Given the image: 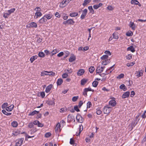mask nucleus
I'll return each mask as SVG.
<instances>
[{"instance_id":"f257e3e1","label":"nucleus","mask_w":146,"mask_h":146,"mask_svg":"<svg viewBox=\"0 0 146 146\" xmlns=\"http://www.w3.org/2000/svg\"><path fill=\"white\" fill-rule=\"evenodd\" d=\"M108 55H104L101 57V60L102 61V65H106L110 62V59H108Z\"/></svg>"},{"instance_id":"f03ea898","label":"nucleus","mask_w":146,"mask_h":146,"mask_svg":"<svg viewBox=\"0 0 146 146\" xmlns=\"http://www.w3.org/2000/svg\"><path fill=\"white\" fill-rule=\"evenodd\" d=\"M112 108L111 107L105 106L103 108V111L104 113H109L111 111Z\"/></svg>"},{"instance_id":"7ed1b4c3","label":"nucleus","mask_w":146,"mask_h":146,"mask_svg":"<svg viewBox=\"0 0 146 146\" xmlns=\"http://www.w3.org/2000/svg\"><path fill=\"white\" fill-rule=\"evenodd\" d=\"M75 22L73 20L71 19H70L66 21H64L63 22V24L65 25H73L74 24Z\"/></svg>"},{"instance_id":"20e7f679","label":"nucleus","mask_w":146,"mask_h":146,"mask_svg":"<svg viewBox=\"0 0 146 146\" xmlns=\"http://www.w3.org/2000/svg\"><path fill=\"white\" fill-rule=\"evenodd\" d=\"M76 118L77 121L80 123H82L84 120V119L79 114H77Z\"/></svg>"},{"instance_id":"39448f33","label":"nucleus","mask_w":146,"mask_h":146,"mask_svg":"<svg viewBox=\"0 0 146 146\" xmlns=\"http://www.w3.org/2000/svg\"><path fill=\"white\" fill-rule=\"evenodd\" d=\"M24 140V138H21L17 140V142L16 143V145L17 146H21L23 144Z\"/></svg>"},{"instance_id":"423d86ee","label":"nucleus","mask_w":146,"mask_h":146,"mask_svg":"<svg viewBox=\"0 0 146 146\" xmlns=\"http://www.w3.org/2000/svg\"><path fill=\"white\" fill-rule=\"evenodd\" d=\"M37 27V24L36 23L32 22L30 23L27 27L29 28H36Z\"/></svg>"},{"instance_id":"0eeeda50","label":"nucleus","mask_w":146,"mask_h":146,"mask_svg":"<svg viewBox=\"0 0 146 146\" xmlns=\"http://www.w3.org/2000/svg\"><path fill=\"white\" fill-rule=\"evenodd\" d=\"M88 10L87 9H85L82 11V14L80 18L82 19L85 18L86 16Z\"/></svg>"},{"instance_id":"6e6552de","label":"nucleus","mask_w":146,"mask_h":146,"mask_svg":"<svg viewBox=\"0 0 146 146\" xmlns=\"http://www.w3.org/2000/svg\"><path fill=\"white\" fill-rule=\"evenodd\" d=\"M109 104L112 107H114L116 105V102L114 100H112L110 101L109 102Z\"/></svg>"},{"instance_id":"1a4fd4ad","label":"nucleus","mask_w":146,"mask_h":146,"mask_svg":"<svg viewBox=\"0 0 146 146\" xmlns=\"http://www.w3.org/2000/svg\"><path fill=\"white\" fill-rule=\"evenodd\" d=\"M24 133H25L22 132L20 130H16L14 131L12 133L14 136H17L19 134H22Z\"/></svg>"},{"instance_id":"9d476101","label":"nucleus","mask_w":146,"mask_h":146,"mask_svg":"<svg viewBox=\"0 0 146 146\" xmlns=\"http://www.w3.org/2000/svg\"><path fill=\"white\" fill-rule=\"evenodd\" d=\"M47 21V19H46L45 17H44V16L42 18L39 20L38 22L40 23L43 24L46 23Z\"/></svg>"},{"instance_id":"9b49d317","label":"nucleus","mask_w":146,"mask_h":146,"mask_svg":"<svg viewBox=\"0 0 146 146\" xmlns=\"http://www.w3.org/2000/svg\"><path fill=\"white\" fill-rule=\"evenodd\" d=\"M130 94V92L128 91L125 92L122 95V98H128Z\"/></svg>"},{"instance_id":"f8f14e48","label":"nucleus","mask_w":146,"mask_h":146,"mask_svg":"<svg viewBox=\"0 0 146 146\" xmlns=\"http://www.w3.org/2000/svg\"><path fill=\"white\" fill-rule=\"evenodd\" d=\"M42 15V14L40 12H36L35 13V16L34 18L36 19H37L39 17H41Z\"/></svg>"},{"instance_id":"ddd939ff","label":"nucleus","mask_w":146,"mask_h":146,"mask_svg":"<svg viewBox=\"0 0 146 146\" xmlns=\"http://www.w3.org/2000/svg\"><path fill=\"white\" fill-rule=\"evenodd\" d=\"M66 2V0H63L60 3V6L62 8L65 7L66 5H68Z\"/></svg>"},{"instance_id":"4468645a","label":"nucleus","mask_w":146,"mask_h":146,"mask_svg":"<svg viewBox=\"0 0 146 146\" xmlns=\"http://www.w3.org/2000/svg\"><path fill=\"white\" fill-rule=\"evenodd\" d=\"M52 15L51 13L46 14L44 16V17H45L47 20H49L51 19L52 17Z\"/></svg>"},{"instance_id":"2eb2a0df","label":"nucleus","mask_w":146,"mask_h":146,"mask_svg":"<svg viewBox=\"0 0 146 146\" xmlns=\"http://www.w3.org/2000/svg\"><path fill=\"white\" fill-rule=\"evenodd\" d=\"M127 50V51H130L132 52H134L135 51V48L133 46H131L128 47Z\"/></svg>"},{"instance_id":"dca6fc26","label":"nucleus","mask_w":146,"mask_h":146,"mask_svg":"<svg viewBox=\"0 0 146 146\" xmlns=\"http://www.w3.org/2000/svg\"><path fill=\"white\" fill-rule=\"evenodd\" d=\"M52 86V84H50L48 86L46 89L45 92L47 93L49 92Z\"/></svg>"},{"instance_id":"f3484780","label":"nucleus","mask_w":146,"mask_h":146,"mask_svg":"<svg viewBox=\"0 0 146 146\" xmlns=\"http://www.w3.org/2000/svg\"><path fill=\"white\" fill-rule=\"evenodd\" d=\"M60 125L59 123H58L56 127L55 128V131L56 132H60Z\"/></svg>"},{"instance_id":"a211bd4d","label":"nucleus","mask_w":146,"mask_h":146,"mask_svg":"<svg viewBox=\"0 0 146 146\" xmlns=\"http://www.w3.org/2000/svg\"><path fill=\"white\" fill-rule=\"evenodd\" d=\"M129 26L132 28V29L134 30L135 29V25L133 22L130 21L129 25Z\"/></svg>"},{"instance_id":"6ab92c4d","label":"nucleus","mask_w":146,"mask_h":146,"mask_svg":"<svg viewBox=\"0 0 146 146\" xmlns=\"http://www.w3.org/2000/svg\"><path fill=\"white\" fill-rule=\"evenodd\" d=\"M14 107V105L12 104L9 107H7L6 108V110L7 111H11L12 110Z\"/></svg>"},{"instance_id":"aec40b11","label":"nucleus","mask_w":146,"mask_h":146,"mask_svg":"<svg viewBox=\"0 0 146 146\" xmlns=\"http://www.w3.org/2000/svg\"><path fill=\"white\" fill-rule=\"evenodd\" d=\"M84 72V69H80L78 71L77 75L78 76H81L83 74Z\"/></svg>"},{"instance_id":"412c9836","label":"nucleus","mask_w":146,"mask_h":146,"mask_svg":"<svg viewBox=\"0 0 146 146\" xmlns=\"http://www.w3.org/2000/svg\"><path fill=\"white\" fill-rule=\"evenodd\" d=\"M139 119L138 121H136V120H135L134 121H133L131 123V126L132 128L134 127L137 124L138 122L139 121Z\"/></svg>"},{"instance_id":"4be33fe9","label":"nucleus","mask_w":146,"mask_h":146,"mask_svg":"<svg viewBox=\"0 0 146 146\" xmlns=\"http://www.w3.org/2000/svg\"><path fill=\"white\" fill-rule=\"evenodd\" d=\"M119 88L123 90V91H125L127 90V88L124 84H121L119 86Z\"/></svg>"},{"instance_id":"5701e85b","label":"nucleus","mask_w":146,"mask_h":146,"mask_svg":"<svg viewBox=\"0 0 146 146\" xmlns=\"http://www.w3.org/2000/svg\"><path fill=\"white\" fill-rule=\"evenodd\" d=\"M37 56L36 55L33 56L30 58V60L31 63H32L37 58Z\"/></svg>"},{"instance_id":"b1692460","label":"nucleus","mask_w":146,"mask_h":146,"mask_svg":"<svg viewBox=\"0 0 146 146\" xmlns=\"http://www.w3.org/2000/svg\"><path fill=\"white\" fill-rule=\"evenodd\" d=\"M76 60V57L74 55L71 56L69 59V61L70 62H72Z\"/></svg>"},{"instance_id":"393cba45","label":"nucleus","mask_w":146,"mask_h":146,"mask_svg":"<svg viewBox=\"0 0 146 146\" xmlns=\"http://www.w3.org/2000/svg\"><path fill=\"white\" fill-rule=\"evenodd\" d=\"M39 111L34 110L29 114V115L33 116L35 114H38Z\"/></svg>"},{"instance_id":"a878e982","label":"nucleus","mask_w":146,"mask_h":146,"mask_svg":"<svg viewBox=\"0 0 146 146\" xmlns=\"http://www.w3.org/2000/svg\"><path fill=\"white\" fill-rule=\"evenodd\" d=\"M63 82V80L61 78L58 79L56 83L58 86H60Z\"/></svg>"},{"instance_id":"bb28decb","label":"nucleus","mask_w":146,"mask_h":146,"mask_svg":"<svg viewBox=\"0 0 146 146\" xmlns=\"http://www.w3.org/2000/svg\"><path fill=\"white\" fill-rule=\"evenodd\" d=\"M78 15V13L77 12L71 13L70 14V15L71 17H75Z\"/></svg>"},{"instance_id":"cd10ccee","label":"nucleus","mask_w":146,"mask_h":146,"mask_svg":"<svg viewBox=\"0 0 146 146\" xmlns=\"http://www.w3.org/2000/svg\"><path fill=\"white\" fill-rule=\"evenodd\" d=\"M87 79H83L81 80V85H84L87 82Z\"/></svg>"},{"instance_id":"c85d7f7f","label":"nucleus","mask_w":146,"mask_h":146,"mask_svg":"<svg viewBox=\"0 0 146 146\" xmlns=\"http://www.w3.org/2000/svg\"><path fill=\"white\" fill-rule=\"evenodd\" d=\"M53 98L52 100H49L47 101V103L49 105H52L54 104V100H53Z\"/></svg>"},{"instance_id":"c756f323","label":"nucleus","mask_w":146,"mask_h":146,"mask_svg":"<svg viewBox=\"0 0 146 146\" xmlns=\"http://www.w3.org/2000/svg\"><path fill=\"white\" fill-rule=\"evenodd\" d=\"M2 112L4 114H5L7 115H10L11 114V113L7 112L5 110H2Z\"/></svg>"},{"instance_id":"7c9ffc66","label":"nucleus","mask_w":146,"mask_h":146,"mask_svg":"<svg viewBox=\"0 0 146 146\" xmlns=\"http://www.w3.org/2000/svg\"><path fill=\"white\" fill-rule=\"evenodd\" d=\"M131 3L132 4H135L137 5V4H138L139 2L137 0H131Z\"/></svg>"},{"instance_id":"2f4dec72","label":"nucleus","mask_w":146,"mask_h":146,"mask_svg":"<svg viewBox=\"0 0 146 146\" xmlns=\"http://www.w3.org/2000/svg\"><path fill=\"white\" fill-rule=\"evenodd\" d=\"M83 129V126H82V125H79V130L78 133V134L77 135V136L79 135H80L81 131Z\"/></svg>"},{"instance_id":"473e14b6","label":"nucleus","mask_w":146,"mask_h":146,"mask_svg":"<svg viewBox=\"0 0 146 146\" xmlns=\"http://www.w3.org/2000/svg\"><path fill=\"white\" fill-rule=\"evenodd\" d=\"M135 74L137 77H140L143 75V73L139 71L136 72Z\"/></svg>"},{"instance_id":"72a5a7b5","label":"nucleus","mask_w":146,"mask_h":146,"mask_svg":"<svg viewBox=\"0 0 146 146\" xmlns=\"http://www.w3.org/2000/svg\"><path fill=\"white\" fill-rule=\"evenodd\" d=\"M38 56L40 57L43 58L45 56V55L43 52H41L38 53Z\"/></svg>"},{"instance_id":"f704fd0d","label":"nucleus","mask_w":146,"mask_h":146,"mask_svg":"<svg viewBox=\"0 0 146 146\" xmlns=\"http://www.w3.org/2000/svg\"><path fill=\"white\" fill-rule=\"evenodd\" d=\"M59 51H58V50L57 49H54L52 51L50 52V53L52 54V56H53Z\"/></svg>"},{"instance_id":"c9c22d12","label":"nucleus","mask_w":146,"mask_h":146,"mask_svg":"<svg viewBox=\"0 0 146 146\" xmlns=\"http://www.w3.org/2000/svg\"><path fill=\"white\" fill-rule=\"evenodd\" d=\"M11 125L13 127H16L18 124L17 123L16 121H13L11 123Z\"/></svg>"},{"instance_id":"e433bc0d","label":"nucleus","mask_w":146,"mask_h":146,"mask_svg":"<svg viewBox=\"0 0 146 146\" xmlns=\"http://www.w3.org/2000/svg\"><path fill=\"white\" fill-rule=\"evenodd\" d=\"M95 70L94 67L93 66H91L89 68V71L90 72L92 73Z\"/></svg>"},{"instance_id":"4c0bfd02","label":"nucleus","mask_w":146,"mask_h":146,"mask_svg":"<svg viewBox=\"0 0 146 146\" xmlns=\"http://www.w3.org/2000/svg\"><path fill=\"white\" fill-rule=\"evenodd\" d=\"M90 1V0H84L82 5L84 6H86L87 4L89 3Z\"/></svg>"},{"instance_id":"58836bf2","label":"nucleus","mask_w":146,"mask_h":146,"mask_svg":"<svg viewBox=\"0 0 146 146\" xmlns=\"http://www.w3.org/2000/svg\"><path fill=\"white\" fill-rule=\"evenodd\" d=\"M98 84V82L97 81H94L92 83V86L93 87H96Z\"/></svg>"},{"instance_id":"ea45409f","label":"nucleus","mask_w":146,"mask_h":146,"mask_svg":"<svg viewBox=\"0 0 146 146\" xmlns=\"http://www.w3.org/2000/svg\"><path fill=\"white\" fill-rule=\"evenodd\" d=\"M88 9L90 11V13H94V11L92 6H89L88 7Z\"/></svg>"},{"instance_id":"a19ab883","label":"nucleus","mask_w":146,"mask_h":146,"mask_svg":"<svg viewBox=\"0 0 146 146\" xmlns=\"http://www.w3.org/2000/svg\"><path fill=\"white\" fill-rule=\"evenodd\" d=\"M135 63V62L134 61H133L132 62L128 63L127 64V66L128 67H129L130 66H132L134 65Z\"/></svg>"},{"instance_id":"79ce46f5","label":"nucleus","mask_w":146,"mask_h":146,"mask_svg":"<svg viewBox=\"0 0 146 146\" xmlns=\"http://www.w3.org/2000/svg\"><path fill=\"white\" fill-rule=\"evenodd\" d=\"M15 10V8H13L11 9L8 10L7 11V12L9 13L10 14L11 13H13L14 12V11Z\"/></svg>"},{"instance_id":"37998d69","label":"nucleus","mask_w":146,"mask_h":146,"mask_svg":"<svg viewBox=\"0 0 146 146\" xmlns=\"http://www.w3.org/2000/svg\"><path fill=\"white\" fill-rule=\"evenodd\" d=\"M113 38L115 39H117L118 38V36L117 34L115 33H113L112 34Z\"/></svg>"},{"instance_id":"c03bdc74","label":"nucleus","mask_w":146,"mask_h":146,"mask_svg":"<svg viewBox=\"0 0 146 146\" xmlns=\"http://www.w3.org/2000/svg\"><path fill=\"white\" fill-rule=\"evenodd\" d=\"M124 76V75L123 74H121L117 77V79H120L123 78Z\"/></svg>"},{"instance_id":"a18cd8bd","label":"nucleus","mask_w":146,"mask_h":146,"mask_svg":"<svg viewBox=\"0 0 146 146\" xmlns=\"http://www.w3.org/2000/svg\"><path fill=\"white\" fill-rule=\"evenodd\" d=\"M48 75H51L52 76H54L55 75V73L52 71H47Z\"/></svg>"},{"instance_id":"49530a36","label":"nucleus","mask_w":146,"mask_h":146,"mask_svg":"<svg viewBox=\"0 0 146 146\" xmlns=\"http://www.w3.org/2000/svg\"><path fill=\"white\" fill-rule=\"evenodd\" d=\"M92 106V104L91 102H88L87 104V108H89L91 107Z\"/></svg>"},{"instance_id":"de8ad7c7","label":"nucleus","mask_w":146,"mask_h":146,"mask_svg":"<svg viewBox=\"0 0 146 146\" xmlns=\"http://www.w3.org/2000/svg\"><path fill=\"white\" fill-rule=\"evenodd\" d=\"M41 76H44L45 75H48L47 71H44L42 72L41 73Z\"/></svg>"},{"instance_id":"09e8293b","label":"nucleus","mask_w":146,"mask_h":146,"mask_svg":"<svg viewBox=\"0 0 146 146\" xmlns=\"http://www.w3.org/2000/svg\"><path fill=\"white\" fill-rule=\"evenodd\" d=\"M8 103H4L2 105L1 107L3 109H4L5 108L6 106H8Z\"/></svg>"},{"instance_id":"8fccbe9b","label":"nucleus","mask_w":146,"mask_h":146,"mask_svg":"<svg viewBox=\"0 0 146 146\" xmlns=\"http://www.w3.org/2000/svg\"><path fill=\"white\" fill-rule=\"evenodd\" d=\"M78 96H74L72 98V101L74 102L76 101L78 98Z\"/></svg>"},{"instance_id":"3c124183","label":"nucleus","mask_w":146,"mask_h":146,"mask_svg":"<svg viewBox=\"0 0 146 146\" xmlns=\"http://www.w3.org/2000/svg\"><path fill=\"white\" fill-rule=\"evenodd\" d=\"M100 6V3H99L98 5H94L93 6V7L94 9H97Z\"/></svg>"},{"instance_id":"603ef678","label":"nucleus","mask_w":146,"mask_h":146,"mask_svg":"<svg viewBox=\"0 0 146 146\" xmlns=\"http://www.w3.org/2000/svg\"><path fill=\"white\" fill-rule=\"evenodd\" d=\"M133 33L131 31H130V32H127L126 33V35L128 36H131L133 35Z\"/></svg>"},{"instance_id":"864d4df0","label":"nucleus","mask_w":146,"mask_h":146,"mask_svg":"<svg viewBox=\"0 0 146 146\" xmlns=\"http://www.w3.org/2000/svg\"><path fill=\"white\" fill-rule=\"evenodd\" d=\"M51 135V133L50 132H47L45 135V137L46 138H48L50 137Z\"/></svg>"},{"instance_id":"5fc2aeb1","label":"nucleus","mask_w":146,"mask_h":146,"mask_svg":"<svg viewBox=\"0 0 146 146\" xmlns=\"http://www.w3.org/2000/svg\"><path fill=\"white\" fill-rule=\"evenodd\" d=\"M65 72L67 73L70 74L72 72V71L71 69L68 68L65 70Z\"/></svg>"},{"instance_id":"6e6d98bb","label":"nucleus","mask_w":146,"mask_h":146,"mask_svg":"<svg viewBox=\"0 0 146 146\" xmlns=\"http://www.w3.org/2000/svg\"><path fill=\"white\" fill-rule=\"evenodd\" d=\"M65 56L64 57V59H65L70 54V52L68 51H66L65 52Z\"/></svg>"},{"instance_id":"4d7b16f0","label":"nucleus","mask_w":146,"mask_h":146,"mask_svg":"<svg viewBox=\"0 0 146 146\" xmlns=\"http://www.w3.org/2000/svg\"><path fill=\"white\" fill-rule=\"evenodd\" d=\"M74 109L77 112H78L80 111V110L78 108V106H74Z\"/></svg>"},{"instance_id":"13d9d810","label":"nucleus","mask_w":146,"mask_h":146,"mask_svg":"<svg viewBox=\"0 0 146 146\" xmlns=\"http://www.w3.org/2000/svg\"><path fill=\"white\" fill-rule=\"evenodd\" d=\"M104 53L107 55L110 56L111 55V53L110 51L108 50H106L104 52Z\"/></svg>"},{"instance_id":"bf43d9fd","label":"nucleus","mask_w":146,"mask_h":146,"mask_svg":"<svg viewBox=\"0 0 146 146\" xmlns=\"http://www.w3.org/2000/svg\"><path fill=\"white\" fill-rule=\"evenodd\" d=\"M34 10L36 12H40L41 11V9L39 7H36L35 8Z\"/></svg>"},{"instance_id":"052dcab7","label":"nucleus","mask_w":146,"mask_h":146,"mask_svg":"<svg viewBox=\"0 0 146 146\" xmlns=\"http://www.w3.org/2000/svg\"><path fill=\"white\" fill-rule=\"evenodd\" d=\"M132 55L130 54H128L126 56V58L128 60H130L132 58Z\"/></svg>"},{"instance_id":"680f3d73","label":"nucleus","mask_w":146,"mask_h":146,"mask_svg":"<svg viewBox=\"0 0 146 146\" xmlns=\"http://www.w3.org/2000/svg\"><path fill=\"white\" fill-rule=\"evenodd\" d=\"M108 9L110 11H111L113 9V8L111 6H108L107 7Z\"/></svg>"},{"instance_id":"e2e57ef3","label":"nucleus","mask_w":146,"mask_h":146,"mask_svg":"<svg viewBox=\"0 0 146 146\" xmlns=\"http://www.w3.org/2000/svg\"><path fill=\"white\" fill-rule=\"evenodd\" d=\"M64 53L63 52H61L58 53L57 55V56L58 57H60L64 55Z\"/></svg>"},{"instance_id":"0e129e2a","label":"nucleus","mask_w":146,"mask_h":146,"mask_svg":"<svg viewBox=\"0 0 146 146\" xmlns=\"http://www.w3.org/2000/svg\"><path fill=\"white\" fill-rule=\"evenodd\" d=\"M34 125L33 123H29L28 125V127L30 128H31L34 126Z\"/></svg>"},{"instance_id":"69168bd1","label":"nucleus","mask_w":146,"mask_h":146,"mask_svg":"<svg viewBox=\"0 0 146 146\" xmlns=\"http://www.w3.org/2000/svg\"><path fill=\"white\" fill-rule=\"evenodd\" d=\"M68 76L67 74L65 73L62 75V77L63 78H66Z\"/></svg>"},{"instance_id":"338daca9","label":"nucleus","mask_w":146,"mask_h":146,"mask_svg":"<svg viewBox=\"0 0 146 146\" xmlns=\"http://www.w3.org/2000/svg\"><path fill=\"white\" fill-rule=\"evenodd\" d=\"M70 144L71 145H73L74 143V140L72 138H71L70 139Z\"/></svg>"},{"instance_id":"774afa93","label":"nucleus","mask_w":146,"mask_h":146,"mask_svg":"<svg viewBox=\"0 0 146 146\" xmlns=\"http://www.w3.org/2000/svg\"><path fill=\"white\" fill-rule=\"evenodd\" d=\"M40 95L42 98H44L45 96V94L44 92H41L40 93Z\"/></svg>"}]
</instances>
